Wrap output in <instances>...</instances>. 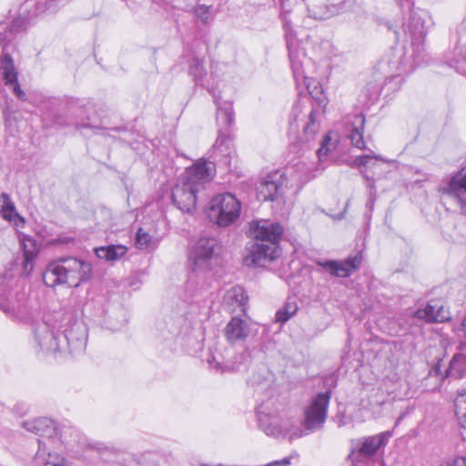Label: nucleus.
I'll return each mask as SVG.
<instances>
[{"instance_id": "f257e3e1", "label": "nucleus", "mask_w": 466, "mask_h": 466, "mask_svg": "<svg viewBox=\"0 0 466 466\" xmlns=\"http://www.w3.org/2000/svg\"><path fill=\"white\" fill-rule=\"evenodd\" d=\"M215 166L212 162L198 161L188 167L172 188V203L184 213H192L205 189V184L214 176Z\"/></svg>"}, {"instance_id": "f03ea898", "label": "nucleus", "mask_w": 466, "mask_h": 466, "mask_svg": "<svg viewBox=\"0 0 466 466\" xmlns=\"http://www.w3.org/2000/svg\"><path fill=\"white\" fill-rule=\"evenodd\" d=\"M91 265L76 258H61L48 264L43 273V281L48 287L66 285L76 288L90 279Z\"/></svg>"}, {"instance_id": "7ed1b4c3", "label": "nucleus", "mask_w": 466, "mask_h": 466, "mask_svg": "<svg viewBox=\"0 0 466 466\" xmlns=\"http://www.w3.org/2000/svg\"><path fill=\"white\" fill-rule=\"evenodd\" d=\"M240 210V202L233 194L227 192L218 194L211 198L208 217L218 227L226 228L238 218Z\"/></svg>"}, {"instance_id": "20e7f679", "label": "nucleus", "mask_w": 466, "mask_h": 466, "mask_svg": "<svg viewBox=\"0 0 466 466\" xmlns=\"http://www.w3.org/2000/svg\"><path fill=\"white\" fill-rule=\"evenodd\" d=\"M60 322L57 329L62 333L65 350L73 355L83 352L87 341V329L84 322L75 319L72 314H63Z\"/></svg>"}, {"instance_id": "39448f33", "label": "nucleus", "mask_w": 466, "mask_h": 466, "mask_svg": "<svg viewBox=\"0 0 466 466\" xmlns=\"http://www.w3.org/2000/svg\"><path fill=\"white\" fill-rule=\"evenodd\" d=\"M330 392L317 394L304 409L302 426L308 435L321 430L328 417Z\"/></svg>"}, {"instance_id": "423d86ee", "label": "nucleus", "mask_w": 466, "mask_h": 466, "mask_svg": "<svg viewBox=\"0 0 466 466\" xmlns=\"http://www.w3.org/2000/svg\"><path fill=\"white\" fill-rule=\"evenodd\" d=\"M220 246L213 237H202L195 244L189 259L191 269L196 273L206 272L211 269L212 259L218 255Z\"/></svg>"}, {"instance_id": "0eeeda50", "label": "nucleus", "mask_w": 466, "mask_h": 466, "mask_svg": "<svg viewBox=\"0 0 466 466\" xmlns=\"http://www.w3.org/2000/svg\"><path fill=\"white\" fill-rule=\"evenodd\" d=\"M56 326L50 319L36 322L33 326L34 343L40 350L46 352H61L65 350L61 335L55 332Z\"/></svg>"}, {"instance_id": "6e6552de", "label": "nucleus", "mask_w": 466, "mask_h": 466, "mask_svg": "<svg viewBox=\"0 0 466 466\" xmlns=\"http://www.w3.org/2000/svg\"><path fill=\"white\" fill-rule=\"evenodd\" d=\"M279 255V245L257 240L248 248V253L244 257V263L248 267H265L267 263L275 260Z\"/></svg>"}, {"instance_id": "1a4fd4ad", "label": "nucleus", "mask_w": 466, "mask_h": 466, "mask_svg": "<svg viewBox=\"0 0 466 466\" xmlns=\"http://www.w3.org/2000/svg\"><path fill=\"white\" fill-rule=\"evenodd\" d=\"M258 428L267 435L279 438L280 417L272 400L261 402L257 408Z\"/></svg>"}, {"instance_id": "9d476101", "label": "nucleus", "mask_w": 466, "mask_h": 466, "mask_svg": "<svg viewBox=\"0 0 466 466\" xmlns=\"http://www.w3.org/2000/svg\"><path fill=\"white\" fill-rule=\"evenodd\" d=\"M258 428L267 435L279 438L280 417L272 400L261 402L257 408Z\"/></svg>"}, {"instance_id": "9b49d317", "label": "nucleus", "mask_w": 466, "mask_h": 466, "mask_svg": "<svg viewBox=\"0 0 466 466\" xmlns=\"http://www.w3.org/2000/svg\"><path fill=\"white\" fill-rule=\"evenodd\" d=\"M249 230L258 241L276 245H279L284 232V228L279 223L266 219L252 221Z\"/></svg>"}, {"instance_id": "f8f14e48", "label": "nucleus", "mask_w": 466, "mask_h": 466, "mask_svg": "<svg viewBox=\"0 0 466 466\" xmlns=\"http://www.w3.org/2000/svg\"><path fill=\"white\" fill-rule=\"evenodd\" d=\"M390 432L385 431L380 434L363 437L358 440L352 454L356 458H370L374 456L380 448L386 446Z\"/></svg>"}, {"instance_id": "ddd939ff", "label": "nucleus", "mask_w": 466, "mask_h": 466, "mask_svg": "<svg viewBox=\"0 0 466 466\" xmlns=\"http://www.w3.org/2000/svg\"><path fill=\"white\" fill-rule=\"evenodd\" d=\"M317 264L326 269L331 276L348 278L360 268L361 257L355 255L344 260L318 261Z\"/></svg>"}, {"instance_id": "4468645a", "label": "nucleus", "mask_w": 466, "mask_h": 466, "mask_svg": "<svg viewBox=\"0 0 466 466\" xmlns=\"http://www.w3.org/2000/svg\"><path fill=\"white\" fill-rule=\"evenodd\" d=\"M23 427L29 432L46 438L49 442L58 435L57 423L49 418L25 420L23 422Z\"/></svg>"}, {"instance_id": "2eb2a0df", "label": "nucleus", "mask_w": 466, "mask_h": 466, "mask_svg": "<svg viewBox=\"0 0 466 466\" xmlns=\"http://www.w3.org/2000/svg\"><path fill=\"white\" fill-rule=\"evenodd\" d=\"M0 310L9 318H21L26 312L24 295L18 298L17 294L9 293L7 297H0Z\"/></svg>"}, {"instance_id": "dca6fc26", "label": "nucleus", "mask_w": 466, "mask_h": 466, "mask_svg": "<svg viewBox=\"0 0 466 466\" xmlns=\"http://www.w3.org/2000/svg\"><path fill=\"white\" fill-rule=\"evenodd\" d=\"M20 243L24 255L22 274L28 276L33 271L34 262L38 256L39 248L35 239L25 235L21 238Z\"/></svg>"}, {"instance_id": "f3484780", "label": "nucleus", "mask_w": 466, "mask_h": 466, "mask_svg": "<svg viewBox=\"0 0 466 466\" xmlns=\"http://www.w3.org/2000/svg\"><path fill=\"white\" fill-rule=\"evenodd\" d=\"M249 355L248 352H242L238 356L235 357V360H228L226 362L221 363L217 360L215 356H211L208 360V365L211 369L215 370L217 372L225 373V372H235L239 371L242 369L247 368V364L248 362Z\"/></svg>"}, {"instance_id": "a211bd4d", "label": "nucleus", "mask_w": 466, "mask_h": 466, "mask_svg": "<svg viewBox=\"0 0 466 466\" xmlns=\"http://www.w3.org/2000/svg\"><path fill=\"white\" fill-rule=\"evenodd\" d=\"M443 192L447 195L454 197L458 199L462 211L466 208V200L462 195L466 193V170L463 168L452 176L447 185L443 188Z\"/></svg>"}, {"instance_id": "6ab92c4d", "label": "nucleus", "mask_w": 466, "mask_h": 466, "mask_svg": "<svg viewBox=\"0 0 466 466\" xmlns=\"http://www.w3.org/2000/svg\"><path fill=\"white\" fill-rule=\"evenodd\" d=\"M225 337L229 343L244 341L250 333L248 323L237 317H233L225 328Z\"/></svg>"}, {"instance_id": "aec40b11", "label": "nucleus", "mask_w": 466, "mask_h": 466, "mask_svg": "<svg viewBox=\"0 0 466 466\" xmlns=\"http://www.w3.org/2000/svg\"><path fill=\"white\" fill-rule=\"evenodd\" d=\"M280 177L279 173L268 174L258 186V198L263 201L274 200L281 188Z\"/></svg>"}, {"instance_id": "412c9836", "label": "nucleus", "mask_w": 466, "mask_h": 466, "mask_svg": "<svg viewBox=\"0 0 466 466\" xmlns=\"http://www.w3.org/2000/svg\"><path fill=\"white\" fill-rule=\"evenodd\" d=\"M414 318L425 320L429 323L443 322L449 319V313L443 306L433 303H428L425 308L418 309L414 314Z\"/></svg>"}, {"instance_id": "4be33fe9", "label": "nucleus", "mask_w": 466, "mask_h": 466, "mask_svg": "<svg viewBox=\"0 0 466 466\" xmlns=\"http://www.w3.org/2000/svg\"><path fill=\"white\" fill-rule=\"evenodd\" d=\"M66 2L67 0H25L22 4V12L25 13L33 8L32 15L39 16L46 12H56Z\"/></svg>"}, {"instance_id": "5701e85b", "label": "nucleus", "mask_w": 466, "mask_h": 466, "mask_svg": "<svg viewBox=\"0 0 466 466\" xmlns=\"http://www.w3.org/2000/svg\"><path fill=\"white\" fill-rule=\"evenodd\" d=\"M47 443L44 440H38V451L34 461L36 466H66L65 458L57 453L47 451Z\"/></svg>"}, {"instance_id": "b1692460", "label": "nucleus", "mask_w": 466, "mask_h": 466, "mask_svg": "<svg viewBox=\"0 0 466 466\" xmlns=\"http://www.w3.org/2000/svg\"><path fill=\"white\" fill-rule=\"evenodd\" d=\"M188 73L193 77L196 85L208 89L209 93H213V85L209 82L203 60L192 57L189 61Z\"/></svg>"}, {"instance_id": "393cba45", "label": "nucleus", "mask_w": 466, "mask_h": 466, "mask_svg": "<svg viewBox=\"0 0 466 466\" xmlns=\"http://www.w3.org/2000/svg\"><path fill=\"white\" fill-rule=\"evenodd\" d=\"M213 154L215 157H223V163L228 167L232 166V159L236 155L235 150L231 148V141L229 138L221 134H219L214 144Z\"/></svg>"}, {"instance_id": "a878e982", "label": "nucleus", "mask_w": 466, "mask_h": 466, "mask_svg": "<svg viewBox=\"0 0 466 466\" xmlns=\"http://www.w3.org/2000/svg\"><path fill=\"white\" fill-rule=\"evenodd\" d=\"M466 374V356L461 353L455 354L450 361L449 368L445 371L444 378L454 380L462 379Z\"/></svg>"}, {"instance_id": "bb28decb", "label": "nucleus", "mask_w": 466, "mask_h": 466, "mask_svg": "<svg viewBox=\"0 0 466 466\" xmlns=\"http://www.w3.org/2000/svg\"><path fill=\"white\" fill-rule=\"evenodd\" d=\"M364 126L365 116L361 114L355 115L349 137L352 145L359 149H365V142L363 138Z\"/></svg>"}, {"instance_id": "cd10ccee", "label": "nucleus", "mask_w": 466, "mask_h": 466, "mask_svg": "<svg viewBox=\"0 0 466 466\" xmlns=\"http://www.w3.org/2000/svg\"><path fill=\"white\" fill-rule=\"evenodd\" d=\"M127 251L124 245H109L106 247H100L95 249L96 255L102 259L109 262L116 261L123 258Z\"/></svg>"}, {"instance_id": "c85d7f7f", "label": "nucleus", "mask_w": 466, "mask_h": 466, "mask_svg": "<svg viewBox=\"0 0 466 466\" xmlns=\"http://www.w3.org/2000/svg\"><path fill=\"white\" fill-rule=\"evenodd\" d=\"M214 102L218 106L217 109V122L218 125L228 127H230L234 122L233 108L230 103H219V97L213 93Z\"/></svg>"}, {"instance_id": "c756f323", "label": "nucleus", "mask_w": 466, "mask_h": 466, "mask_svg": "<svg viewBox=\"0 0 466 466\" xmlns=\"http://www.w3.org/2000/svg\"><path fill=\"white\" fill-rule=\"evenodd\" d=\"M279 428L281 431L279 438L289 439L290 441L308 435L304 432V426H296L289 419L280 418Z\"/></svg>"}, {"instance_id": "7c9ffc66", "label": "nucleus", "mask_w": 466, "mask_h": 466, "mask_svg": "<svg viewBox=\"0 0 466 466\" xmlns=\"http://www.w3.org/2000/svg\"><path fill=\"white\" fill-rule=\"evenodd\" d=\"M279 428L281 431L279 438L289 439L290 441L308 435L304 432V426H296L289 419L280 418Z\"/></svg>"}, {"instance_id": "2f4dec72", "label": "nucleus", "mask_w": 466, "mask_h": 466, "mask_svg": "<svg viewBox=\"0 0 466 466\" xmlns=\"http://www.w3.org/2000/svg\"><path fill=\"white\" fill-rule=\"evenodd\" d=\"M279 428L281 431L279 438L289 439L290 441L308 435L304 432V426H296L289 419L280 418Z\"/></svg>"}, {"instance_id": "473e14b6", "label": "nucleus", "mask_w": 466, "mask_h": 466, "mask_svg": "<svg viewBox=\"0 0 466 466\" xmlns=\"http://www.w3.org/2000/svg\"><path fill=\"white\" fill-rule=\"evenodd\" d=\"M1 198L4 199V204L1 208L2 217L10 222H14L15 226H20L25 223V219L21 217L15 209V206L10 199L7 193H2Z\"/></svg>"}, {"instance_id": "72a5a7b5", "label": "nucleus", "mask_w": 466, "mask_h": 466, "mask_svg": "<svg viewBox=\"0 0 466 466\" xmlns=\"http://www.w3.org/2000/svg\"><path fill=\"white\" fill-rule=\"evenodd\" d=\"M309 15L314 19L324 20L330 18L339 14V7L336 5H309Z\"/></svg>"}, {"instance_id": "f704fd0d", "label": "nucleus", "mask_w": 466, "mask_h": 466, "mask_svg": "<svg viewBox=\"0 0 466 466\" xmlns=\"http://www.w3.org/2000/svg\"><path fill=\"white\" fill-rule=\"evenodd\" d=\"M0 64V69L3 72V77L5 81V85L15 82L17 80V73L15 72L11 55L3 52Z\"/></svg>"}, {"instance_id": "c9c22d12", "label": "nucleus", "mask_w": 466, "mask_h": 466, "mask_svg": "<svg viewBox=\"0 0 466 466\" xmlns=\"http://www.w3.org/2000/svg\"><path fill=\"white\" fill-rule=\"evenodd\" d=\"M319 123L316 120V112L312 110L309 115V120L303 127V131L299 136L301 143H309L315 139L319 133Z\"/></svg>"}, {"instance_id": "e433bc0d", "label": "nucleus", "mask_w": 466, "mask_h": 466, "mask_svg": "<svg viewBox=\"0 0 466 466\" xmlns=\"http://www.w3.org/2000/svg\"><path fill=\"white\" fill-rule=\"evenodd\" d=\"M33 10V8H30L28 11L23 13L21 5L18 16L15 17L10 25V31L12 33H20L25 31L27 28V26L33 22V20L36 17L32 15Z\"/></svg>"}, {"instance_id": "4c0bfd02", "label": "nucleus", "mask_w": 466, "mask_h": 466, "mask_svg": "<svg viewBox=\"0 0 466 466\" xmlns=\"http://www.w3.org/2000/svg\"><path fill=\"white\" fill-rule=\"evenodd\" d=\"M299 308L295 300L288 299L287 302L277 311L275 319L280 324L286 323L298 311Z\"/></svg>"}, {"instance_id": "58836bf2", "label": "nucleus", "mask_w": 466, "mask_h": 466, "mask_svg": "<svg viewBox=\"0 0 466 466\" xmlns=\"http://www.w3.org/2000/svg\"><path fill=\"white\" fill-rule=\"evenodd\" d=\"M225 300L241 307L247 303L248 296L241 286H235L227 291Z\"/></svg>"}, {"instance_id": "ea45409f", "label": "nucleus", "mask_w": 466, "mask_h": 466, "mask_svg": "<svg viewBox=\"0 0 466 466\" xmlns=\"http://www.w3.org/2000/svg\"><path fill=\"white\" fill-rule=\"evenodd\" d=\"M455 414L460 424L466 429V391L460 394L455 400Z\"/></svg>"}, {"instance_id": "a19ab883", "label": "nucleus", "mask_w": 466, "mask_h": 466, "mask_svg": "<svg viewBox=\"0 0 466 466\" xmlns=\"http://www.w3.org/2000/svg\"><path fill=\"white\" fill-rule=\"evenodd\" d=\"M211 10V5H198L194 9V14L203 24H208L212 19Z\"/></svg>"}, {"instance_id": "79ce46f5", "label": "nucleus", "mask_w": 466, "mask_h": 466, "mask_svg": "<svg viewBox=\"0 0 466 466\" xmlns=\"http://www.w3.org/2000/svg\"><path fill=\"white\" fill-rule=\"evenodd\" d=\"M152 242V237L143 228H138L136 235V246L140 249L147 248Z\"/></svg>"}, {"instance_id": "37998d69", "label": "nucleus", "mask_w": 466, "mask_h": 466, "mask_svg": "<svg viewBox=\"0 0 466 466\" xmlns=\"http://www.w3.org/2000/svg\"><path fill=\"white\" fill-rule=\"evenodd\" d=\"M330 142L331 137L329 134H326L320 142V147L317 150V155L319 161H322L323 157H325L328 153L330 151Z\"/></svg>"}, {"instance_id": "c03bdc74", "label": "nucleus", "mask_w": 466, "mask_h": 466, "mask_svg": "<svg viewBox=\"0 0 466 466\" xmlns=\"http://www.w3.org/2000/svg\"><path fill=\"white\" fill-rule=\"evenodd\" d=\"M372 159H376V160H380V161H384V162H387V160H385L382 157L380 156H370V155H363V156H360L358 157H356L355 159V164L357 166H362V167H366L368 165L370 164L371 160Z\"/></svg>"}, {"instance_id": "a18cd8bd", "label": "nucleus", "mask_w": 466, "mask_h": 466, "mask_svg": "<svg viewBox=\"0 0 466 466\" xmlns=\"http://www.w3.org/2000/svg\"><path fill=\"white\" fill-rule=\"evenodd\" d=\"M76 128L81 132H84L85 130L87 129L95 130L98 128V125L92 123L88 118L87 121L76 122Z\"/></svg>"}, {"instance_id": "49530a36", "label": "nucleus", "mask_w": 466, "mask_h": 466, "mask_svg": "<svg viewBox=\"0 0 466 466\" xmlns=\"http://www.w3.org/2000/svg\"><path fill=\"white\" fill-rule=\"evenodd\" d=\"M441 466H466V457L458 456L452 460L446 461Z\"/></svg>"}, {"instance_id": "de8ad7c7", "label": "nucleus", "mask_w": 466, "mask_h": 466, "mask_svg": "<svg viewBox=\"0 0 466 466\" xmlns=\"http://www.w3.org/2000/svg\"><path fill=\"white\" fill-rule=\"evenodd\" d=\"M461 64L465 65L466 59L462 58L461 61L458 59H455L454 61H451L450 66L454 67L456 69V71H458L459 73L464 74L466 72V68L464 67V66H461Z\"/></svg>"}, {"instance_id": "09e8293b", "label": "nucleus", "mask_w": 466, "mask_h": 466, "mask_svg": "<svg viewBox=\"0 0 466 466\" xmlns=\"http://www.w3.org/2000/svg\"><path fill=\"white\" fill-rule=\"evenodd\" d=\"M9 85L13 86V91H14V93L16 95V96L19 99H21V100H25V94L21 89L17 80L15 82H14V83H10Z\"/></svg>"}, {"instance_id": "8fccbe9b", "label": "nucleus", "mask_w": 466, "mask_h": 466, "mask_svg": "<svg viewBox=\"0 0 466 466\" xmlns=\"http://www.w3.org/2000/svg\"><path fill=\"white\" fill-rule=\"evenodd\" d=\"M431 376H441V360H439L434 367L430 370Z\"/></svg>"}, {"instance_id": "3c124183", "label": "nucleus", "mask_w": 466, "mask_h": 466, "mask_svg": "<svg viewBox=\"0 0 466 466\" xmlns=\"http://www.w3.org/2000/svg\"><path fill=\"white\" fill-rule=\"evenodd\" d=\"M299 113H300L299 106H294V108L292 110V115L294 116V120L296 119V117L298 116V115Z\"/></svg>"}, {"instance_id": "603ef678", "label": "nucleus", "mask_w": 466, "mask_h": 466, "mask_svg": "<svg viewBox=\"0 0 466 466\" xmlns=\"http://www.w3.org/2000/svg\"><path fill=\"white\" fill-rule=\"evenodd\" d=\"M461 327H462V330H463V333L466 337V316H465V319H463L462 323H461Z\"/></svg>"}, {"instance_id": "864d4df0", "label": "nucleus", "mask_w": 466, "mask_h": 466, "mask_svg": "<svg viewBox=\"0 0 466 466\" xmlns=\"http://www.w3.org/2000/svg\"><path fill=\"white\" fill-rule=\"evenodd\" d=\"M93 448H94V449H96V450H98V451H100V450H101V448H100V447H95V446H94Z\"/></svg>"}, {"instance_id": "5fc2aeb1", "label": "nucleus", "mask_w": 466, "mask_h": 466, "mask_svg": "<svg viewBox=\"0 0 466 466\" xmlns=\"http://www.w3.org/2000/svg\"><path fill=\"white\" fill-rule=\"evenodd\" d=\"M412 46H413V47H415V46H416V44H415V42H414V41H412Z\"/></svg>"}, {"instance_id": "6e6d98bb", "label": "nucleus", "mask_w": 466, "mask_h": 466, "mask_svg": "<svg viewBox=\"0 0 466 466\" xmlns=\"http://www.w3.org/2000/svg\"><path fill=\"white\" fill-rule=\"evenodd\" d=\"M464 446H465V449H466V440L464 441Z\"/></svg>"}]
</instances>
